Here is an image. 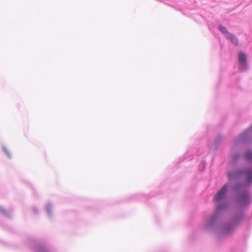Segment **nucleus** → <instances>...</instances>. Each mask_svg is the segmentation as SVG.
Instances as JSON below:
<instances>
[{"label": "nucleus", "instance_id": "nucleus-1", "mask_svg": "<svg viewBox=\"0 0 252 252\" xmlns=\"http://www.w3.org/2000/svg\"><path fill=\"white\" fill-rule=\"evenodd\" d=\"M244 175L246 177L247 182L249 184L252 183V169H248L247 170L238 171L236 175Z\"/></svg>", "mask_w": 252, "mask_h": 252}, {"label": "nucleus", "instance_id": "nucleus-2", "mask_svg": "<svg viewBox=\"0 0 252 252\" xmlns=\"http://www.w3.org/2000/svg\"><path fill=\"white\" fill-rule=\"evenodd\" d=\"M227 186L224 185L221 189L218 191L217 194L214 197V200L216 201H219L221 200L224 197L225 194L227 190Z\"/></svg>", "mask_w": 252, "mask_h": 252}, {"label": "nucleus", "instance_id": "nucleus-3", "mask_svg": "<svg viewBox=\"0 0 252 252\" xmlns=\"http://www.w3.org/2000/svg\"><path fill=\"white\" fill-rule=\"evenodd\" d=\"M239 62L243 64L244 65H246V55L242 52H240L238 56Z\"/></svg>", "mask_w": 252, "mask_h": 252}, {"label": "nucleus", "instance_id": "nucleus-4", "mask_svg": "<svg viewBox=\"0 0 252 252\" xmlns=\"http://www.w3.org/2000/svg\"><path fill=\"white\" fill-rule=\"evenodd\" d=\"M228 39H230L231 42L235 45H238V40L237 38L231 33H228L227 36L226 37Z\"/></svg>", "mask_w": 252, "mask_h": 252}, {"label": "nucleus", "instance_id": "nucleus-5", "mask_svg": "<svg viewBox=\"0 0 252 252\" xmlns=\"http://www.w3.org/2000/svg\"><path fill=\"white\" fill-rule=\"evenodd\" d=\"M249 200V196L247 193L242 195L240 198V200L242 203L247 202Z\"/></svg>", "mask_w": 252, "mask_h": 252}, {"label": "nucleus", "instance_id": "nucleus-6", "mask_svg": "<svg viewBox=\"0 0 252 252\" xmlns=\"http://www.w3.org/2000/svg\"><path fill=\"white\" fill-rule=\"evenodd\" d=\"M219 29L221 32H222L223 33L225 34L226 37L227 36L228 33H230L229 32H227L226 28L223 26H221V25L219 26Z\"/></svg>", "mask_w": 252, "mask_h": 252}, {"label": "nucleus", "instance_id": "nucleus-7", "mask_svg": "<svg viewBox=\"0 0 252 252\" xmlns=\"http://www.w3.org/2000/svg\"><path fill=\"white\" fill-rule=\"evenodd\" d=\"M245 158L247 160H252V151H248L246 153Z\"/></svg>", "mask_w": 252, "mask_h": 252}, {"label": "nucleus", "instance_id": "nucleus-8", "mask_svg": "<svg viewBox=\"0 0 252 252\" xmlns=\"http://www.w3.org/2000/svg\"><path fill=\"white\" fill-rule=\"evenodd\" d=\"M217 216H218V214H217V213H216L214 215V216L211 218L210 220V223H212L215 221V220H216V219L217 218Z\"/></svg>", "mask_w": 252, "mask_h": 252}, {"label": "nucleus", "instance_id": "nucleus-9", "mask_svg": "<svg viewBox=\"0 0 252 252\" xmlns=\"http://www.w3.org/2000/svg\"><path fill=\"white\" fill-rule=\"evenodd\" d=\"M223 231L225 233H229L231 232V229L229 227H225Z\"/></svg>", "mask_w": 252, "mask_h": 252}, {"label": "nucleus", "instance_id": "nucleus-10", "mask_svg": "<svg viewBox=\"0 0 252 252\" xmlns=\"http://www.w3.org/2000/svg\"><path fill=\"white\" fill-rule=\"evenodd\" d=\"M224 207H225V206L224 205H220L218 206L217 210L218 211H219L221 209H222Z\"/></svg>", "mask_w": 252, "mask_h": 252}, {"label": "nucleus", "instance_id": "nucleus-11", "mask_svg": "<svg viewBox=\"0 0 252 252\" xmlns=\"http://www.w3.org/2000/svg\"><path fill=\"white\" fill-rule=\"evenodd\" d=\"M228 176L229 178L231 179L233 177V175L231 173H228Z\"/></svg>", "mask_w": 252, "mask_h": 252}]
</instances>
